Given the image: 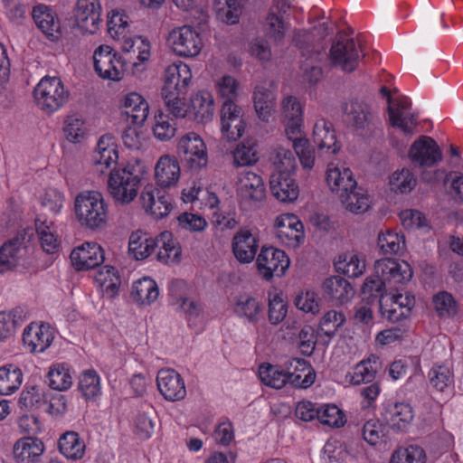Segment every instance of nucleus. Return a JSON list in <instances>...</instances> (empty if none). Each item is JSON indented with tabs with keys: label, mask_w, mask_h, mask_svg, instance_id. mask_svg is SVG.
Wrapping results in <instances>:
<instances>
[{
	"label": "nucleus",
	"mask_w": 463,
	"mask_h": 463,
	"mask_svg": "<svg viewBox=\"0 0 463 463\" xmlns=\"http://www.w3.org/2000/svg\"><path fill=\"white\" fill-rule=\"evenodd\" d=\"M153 241L156 243L155 253L158 261L170 264L181 260V247L171 232L165 231L153 238Z\"/></svg>",
	"instance_id": "nucleus-29"
},
{
	"label": "nucleus",
	"mask_w": 463,
	"mask_h": 463,
	"mask_svg": "<svg viewBox=\"0 0 463 463\" xmlns=\"http://www.w3.org/2000/svg\"><path fill=\"white\" fill-rule=\"evenodd\" d=\"M282 117L288 138H295L296 136H300L303 124V110L300 102L296 97L288 96L283 99Z\"/></svg>",
	"instance_id": "nucleus-26"
},
{
	"label": "nucleus",
	"mask_w": 463,
	"mask_h": 463,
	"mask_svg": "<svg viewBox=\"0 0 463 463\" xmlns=\"http://www.w3.org/2000/svg\"><path fill=\"white\" fill-rule=\"evenodd\" d=\"M326 297L339 304L347 302L354 296L351 284L340 276H333L323 283Z\"/></svg>",
	"instance_id": "nucleus-38"
},
{
	"label": "nucleus",
	"mask_w": 463,
	"mask_h": 463,
	"mask_svg": "<svg viewBox=\"0 0 463 463\" xmlns=\"http://www.w3.org/2000/svg\"><path fill=\"white\" fill-rule=\"evenodd\" d=\"M49 386L57 391H67L73 383L72 367L68 363L53 364L47 374Z\"/></svg>",
	"instance_id": "nucleus-42"
},
{
	"label": "nucleus",
	"mask_w": 463,
	"mask_h": 463,
	"mask_svg": "<svg viewBox=\"0 0 463 463\" xmlns=\"http://www.w3.org/2000/svg\"><path fill=\"white\" fill-rule=\"evenodd\" d=\"M313 141L318 148H326L333 154L339 150L333 125L324 118L318 119L314 125Z\"/></svg>",
	"instance_id": "nucleus-41"
},
{
	"label": "nucleus",
	"mask_w": 463,
	"mask_h": 463,
	"mask_svg": "<svg viewBox=\"0 0 463 463\" xmlns=\"http://www.w3.org/2000/svg\"><path fill=\"white\" fill-rule=\"evenodd\" d=\"M153 237L140 232H132L128 241V251L137 260H145L155 253Z\"/></svg>",
	"instance_id": "nucleus-50"
},
{
	"label": "nucleus",
	"mask_w": 463,
	"mask_h": 463,
	"mask_svg": "<svg viewBox=\"0 0 463 463\" xmlns=\"http://www.w3.org/2000/svg\"><path fill=\"white\" fill-rule=\"evenodd\" d=\"M192 78L191 68L181 61L173 62L165 70L161 95L174 118H184L186 115L185 96Z\"/></svg>",
	"instance_id": "nucleus-1"
},
{
	"label": "nucleus",
	"mask_w": 463,
	"mask_h": 463,
	"mask_svg": "<svg viewBox=\"0 0 463 463\" xmlns=\"http://www.w3.org/2000/svg\"><path fill=\"white\" fill-rule=\"evenodd\" d=\"M293 142V148L298 155L299 161L304 168L311 169L314 166L315 156L309 142L307 138L296 136L295 138H288Z\"/></svg>",
	"instance_id": "nucleus-62"
},
{
	"label": "nucleus",
	"mask_w": 463,
	"mask_h": 463,
	"mask_svg": "<svg viewBox=\"0 0 463 463\" xmlns=\"http://www.w3.org/2000/svg\"><path fill=\"white\" fill-rule=\"evenodd\" d=\"M35 229L43 251L48 254L58 252L61 240L53 222L39 217L35 220Z\"/></svg>",
	"instance_id": "nucleus-39"
},
{
	"label": "nucleus",
	"mask_w": 463,
	"mask_h": 463,
	"mask_svg": "<svg viewBox=\"0 0 463 463\" xmlns=\"http://www.w3.org/2000/svg\"><path fill=\"white\" fill-rule=\"evenodd\" d=\"M377 359L376 356L372 355L358 363L349 373L350 383L359 385L373 382L377 373Z\"/></svg>",
	"instance_id": "nucleus-52"
},
{
	"label": "nucleus",
	"mask_w": 463,
	"mask_h": 463,
	"mask_svg": "<svg viewBox=\"0 0 463 463\" xmlns=\"http://www.w3.org/2000/svg\"><path fill=\"white\" fill-rule=\"evenodd\" d=\"M389 288L385 282H383L374 272L373 275L366 278L364 282L361 294L364 300H366L368 304L378 303L381 305V301H384L386 298V290Z\"/></svg>",
	"instance_id": "nucleus-48"
},
{
	"label": "nucleus",
	"mask_w": 463,
	"mask_h": 463,
	"mask_svg": "<svg viewBox=\"0 0 463 463\" xmlns=\"http://www.w3.org/2000/svg\"><path fill=\"white\" fill-rule=\"evenodd\" d=\"M121 107L123 113L134 125L142 126L147 118L149 106L139 93L130 92L127 94L122 100Z\"/></svg>",
	"instance_id": "nucleus-33"
},
{
	"label": "nucleus",
	"mask_w": 463,
	"mask_h": 463,
	"mask_svg": "<svg viewBox=\"0 0 463 463\" xmlns=\"http://www.w3.org/2000/svg\"><path fill=\"white\" fill-rule=\"evenodd\" d=\"M256 265L260 275L270 280L274 276H283L289 268L290 260L284 250L263 246L257 256Z\"/></svg>",
	"instance_id": "nucleus-8"
},
{
	"label": "nucleus",
	"mask_w": 463,
	"mask_h": 463,
	"mask_svg": "<svg viewBox=\"0 0 463 463\" xmlns=\"http://www.w3.org/2000/svg\"><path fill=\"white\" fill-rule=\"evenodd\" d=\"M266 194L262 178L251 172L241 173L238 185V195L243 202H260Z\"/></svg>",
	"instance_id": "nucleus-27"
},
{
	"label": "nucleus",
	"mask_w": 463,
	"mask_h": 463,
	"mask_svg": "<svg viewBox=\"0 0 463 463\" xmlns=\"http://www.w3.org/2000/svg\"><path fill=\"white\" fill-rule=\"evenodd\" d=\"M131 294L137 303L150 305L157 299L159 289L154 279L145 277L133 284Z\"/></svg>",
	"instance_id": "nucleus-46"
},
{
	"label": "nucleus",
	"mask_w": 463,
	"mask_h": 463,
	"mask_svg": "<svg viewBox=\"0 0 463 463\" xmlns=\"http://www.w3.org/2000/svg\"><path fill=\"white\" fill-rule=\"evenodd\" d=\"M79 391L87 401L95 400L100 396V377L94 369L82 372L79 379Z\"/></svg>",
	"instance_id": "nucleus-55"
},
{
	"label": "nucleus",
	"mask_w": 463,
	"mask_h": 463,
	"mask_svg": "<svg viewBox=\"0 0 463 463\" xmlns=\"http://www.w3.org/2000/svg\"><path fill=\"white\" fill-rule=\"evenodd\" d=\"M43 442L36 437H24L14 445V458L17 463H36L44 451Z\"/></svg>",
	"instance_id": "nucleus-31"
},
{
	"label": "nucleus",
	"mask_w": 463,
	"mask_h": 463,
	"mask_svg": "<svg viewBox=\"0 0 463 463\" xmlns=\"http://www.w3.org/2000/svg\"><path fill=\"white\" fill-rule=\"evenodd\" d=\"M177 151L191 169H200L207 165L206 146L202 137L194 133L185 134L178 142Z\"/></svg>",
	"instance_id": "nucleus-11"
},
{
	"label": "nucleus",
	"mask_w": 463,
	"mask_h": 463,
	"mask_svg": "<svg viewBox=\"0 0 463 463\" xmlns=\"http://www.w3.org/2000/svg\"><path fill=\"white\" fill-rule=\"evenodd\" d=\"M24 375L15 364H8L0 367V394L10 395L22 385Z\"/></svg>",
	"instance_id": "nucleus-44"
},
{
	"label": "nucleus",
	"mask_w": 463,
	"mask_h": 463,
	"mask_svg": "<svg viewBox=\"0 0 463 463\" xmlns=\"http://www.w3.org/2000/svg\"><path fill=\"white\" fill-rule=\"evenodd\" d=\"M156 386L160 394L168 402H179L186 396L184 381L175 369H160L156 375Z\"/></svg>",
	"instance_id": "nucleus-16"
},
{
	"label": "nucleus",
	"mask_w": 463,
	"mask_h": 463,
	"mask_svg": "<svg viewBox=\"0 0 463 463\" xmlns=\"http://www.w3.org/2000/svg\"><path fill=\"white\" fill-rule=\"evenodd\" d=\"M426 454L422 448L417 445H410L406 448L396 449L389 463H425Z\"/></svg>",
	"instance_id": "nucleus-58"
},
{
	"label": "nucleus",
	"mask_w": 463,
	"mask_h": 463,
	"mask_svg": "<svg viewBox=\"0 0 463 463\" xmlns=\"http://www.w3.org/2000/svg\"><path fill=\"white\" fill-rule=\"evenodd\" d=\"M264 308L262 302L250 295L239 296L233 306L235 315L252 325H256L263 318Z\"/></svg>",
	"instance_id": "nucleus-32"
},
{
	"label": "nucleus",
	"mask_w": 463,
	"mask_h": 463,
	"mask_svg": "<svg viewBox=\"0 0 463 463\" xmlns=\"http://www.w3.org/2000/svg\"><path fill=\"white\" fill-rule=\"evenodd\" d=\"M23 240L14 237L7 240L0 247V274L14 269L22 257Z\"/></svg>",
	"instance_id": "nucleus-37"
},
{
	"label": "nucleus",
	"mask_w": 463,
	"mask_h": 463,
	"mask_svg": "<svg viewBox=\"0 0 463 463\" xmlns=\"http://www.w3.org/2000/svg\"><path fill=\"white\" fill-rule=\"evenodd\" d=\"M108 32L113 38L125 37L128 26V16L119 10H113L108 14Z\"/></svg>",
	"instance_id": "nucleus-63"
},
{
	"label": "nucleus",
	"mask_w": 463,
	"mask_h": 463,
	"mask_svg": "<svg viewBox=\"0 0 463 463\" xmlns=\"http://www.w3.org/2000/svg\"><path fill=\"white\" fill-rule=\"evenodd\" d=\"M316 374L310 364L302 358L290 360L287 366V384L306 389L315 382Z\"/></svg>",
	"instance_id": "nucleus-30"
},
{
	"label": "nucleus",
	"mask_w": 463,
	"mask_h": 463,
	"mask_svg": "<svg viewBox=\"0 0 463 463\" xmlns=\"http://www.w3.org/2000/svg\"><path fill=\"white\" fill-rule=\"evenodd\" d=\"M26 319V312L21 307L0 312V341L10 337Z\"/></svg>",
	"instance_id": "nucleus-45"
},
{
	"label": "nucleus",
	"mask_w": 463,
	"mask_h": 463,
	"mask_svg": "<svg viewBox=\"0 0 463 463\" xmlns=\"http://www.w3.org/2000/svg\"><path fill=\"white\" fill-rule=\"evenodd\" d=\"M94 69L104 79L118 81L127 70V61L109 45H100L93 54Z\"/></svg>",
	"instance_id": "nucleus-7"
},
{
	"label": "nucleus",
	"mask_w": 463,
	"mask_h": 463,
	"mask_svg": "<svg viewBox=\"0 0 463 463\" xmlns=\"http://www.w3.org/2000/svg\"><path fill=\"white\" fill-rule=\"evenodd\" d=\"M75 214L80 225L97 229L106 223L108 205L100 193L82 192L75 198Z\"/></svg>",
	"instance_id": "nucleus-5"
},
{
	"label": "nucleus",
	"mask_w": 463,
	"mask_h": 463,
	"mask_svg": "<svg viewBox=\"0 0 463 463\" xmlns=\"http://www.w3.org/2000/svg\"><path fill=\"white\" fill-rule=\"evenodd\" d=\"M415 306V298L410 293L395 294L381 301L379 307L381 313L389 321L399 322L409 317Z\"/></svg>",
	"instance_id": "nucleus-22"
},
{
	"label": "nucleus",
	"mask_w": 463,
	"mask_h": 463,
	"mask_svg": "<svg viewBox=\"0 0 463 463\" xmlns=\"http://www.w3.org/2000/svg\"><path fill=\"white\" fill-rule=\"evenodd\" d=\"M253 99L258 117L268 122L275 109L274 93L262 86H257L253 93Z\"/></svg>",
	"instance_id": "nucleus-51"
},
{
	"label": "nucleus",
	"mask_w": 463,
	"mask_h": 463,
	"mask_svg": "<svg viewBox=\"0 0 463 463\" xmlns=\"http://www.w3.org/2000/svg\"><path fill=\"white\" fill-rule=\"evenodd\" d=\"M94 281L108 298L115 297L120 286L118 270L109 265L100 268L95 275Z\"/></svg>",
	"instance_id": "nucleus-43"
},
{
	"label": "nucleus",
	"mask_w": 463,
	"mask_h": 463,
	"mask_svg": "<svg viewBox=\"0 0 463 463\" xmlns=\"http://www.w3.org/2000/svg\"><path fill=\"white\" fill-rule=\"evenodd\" d=\"M122 51L126 58L134 67L143 64L150 58V43L142 36L128 38L124 41Z\"/></svg>",
	"instance_id": "nucleus-34"
},
{
	"label": "nucleus",
	"mask_w": 463,
	"mask_h": 463,
	"mask_svg": "<svg viewBox=\"0 0 463 463\" xmlns=\"http://www.w3.org/2000/svg\"><path fill=\"white\" fill-rule=\"evenodd\" d=\"M288 313V305L281 294L275 293L269 296L268 317L270 324L279 325L286 317Z\"/></svg>",
	"instance_id": "nucleus-64"
},
{
	"label": "nucleus",
	"mask_w": 463,
	"mask_h": 463,
	"mask_svg": "<svg viewBox=\"0 0 463 463\" xmlns=\"http://www.w3.org/2000/svg\"><path fill=\"white\" fill-rule=\"evenodd\" d=\"M362 47L354 39L340 37L331 46L329 56L334 64L338 65L345 72L354 71L363 56Z\"/></svg>",
	"instance_id": "nucleus-9"
},
{
	"label": "nucleus",
	"mask_w": 463,
	"mask_h": 463,
	"mask_svg": "<svg viewBox=\"0 0 463 463\" xmlns=\"http://www.w3.org/2000/svg\"><path fill=\"white\" fill-rule=\"evenodd\" d=\"M154 184H147L140 194V202L146 213L156 219L167 216L172 211L173 204L170 195L164 190Z\"/></svg>",
	"instance_id": "nucleus-15"
},
{
	"label": "nucleus",
	"mask_w": 463,
	"mask_h": 463,
	"mask_svg": "<svg viewBox=\"0 0 463 463\" xmlns=\"http://www.w3.org/2000/svg\"><path fill=\"white\" fill-rule=\"evenodd\" d=\"M374 272L389 288L411 280L413 275L412 269L407 261L391 258L378 260L374 264Z\"/></svg>",
	"instance_id": "nucleus-12"
},
{
	"label": "nucleus",
	"mask_w": 463,
	"mask_h": 463,
	"mask_svg": "<svg viewBox=\"0 0 463 463\" xmlns=\"http://www.w3.org/2000/svg\"><path fill=\"white\" fill-rule=\"evenodd\" d=\"M382 416L392 430L404 431L411 424L415 411L409 402L389 401L383 406Z\"/></svg>",
	"instance_id": "nucleus-20"
},
{
	"label": "nucleus",
	"mask_w": 463,
	"mask_h": 463,
	"mask_svg": "<svg viewBox=\"0 0 463 463\" xmlns=\"http://www.w3.org/2000/svg\"><path fill=\"white\" fill-rule=\"evenodd\" d=\"M191 107L196 118H210L214 111V102L210 92L199 91L191 99Z\"/></svg>",
	"instance_id": "nucleus-57"
},
{
	"label": "nucleus",
	"mask_w": 463,
	"mask_h": 463,
	"mask_svg": "<svg viewBox=\"0 0 463 463\" xmlns=\"http://www.w3.org/2000/svg\"><path fill=\"white\" fill-rule=\"evenodd\" d=\"M31 14L36 27L49 41L57 42L61 38V20L52 7L38 4L33 7Z\"/></svg>",
	"instance_id": "nucleus-17"
},
{
	"label": "nucleus",
	"mask_w": 463,
	"mask_h": 463,
	"mask_svg": "<svg viewBox=\"0 0 463 463\" xmlns=\"http://www.w3.org/2000/svg\"><path fill=\"white\" fill-rule=\"evenodd\" d=\"M335 268L337 272L349 278H357L365 270V260L359 254H345L339 256L338 260L335 261Z\"/></svg>",
	"instance_id": "nucleus-49"
},
{
	"label": "nucleus",
	"mask_w": 463,
	"mask_h": 463,
	"mask_svg": "<svg viewBox=\"0 0 463 463\" xmlns=\"http://www.w3.org/2000/svg\"><path fill=\"white\" fill-rule=\"evenodd\" d=\"M390 184L393 191L407 194L415 187L416 178L409 169H402L392 174Z\"/></svg>",
	"instance_id": "nucleus-61"
},
{
	"label": "nucleus",
	"mask_w": 463,
	"mask_h": 463,
	"mask_svg": "<svg viewBox=\"0 0 463 463\" xmlns=\"http://www.w3.org/2000/svg\"><path fill=\"white\" fill-rule=\"evenodd\" d=\"M241 109L234 102H223L221 109V129L228 140L239 139L245 130Z\"/></svg>",
	"instance_id": "nucleus-21"
},
{
	"label": "nucleus",
	"mask_w": 463,
	"mask_h": 463,
	"mask_svg": "<svg viewBox=\"0 0 463 463\" xmlns=\"http://www.w3.org/2000/svg\"><path fill=\"white\" fill-rule=\"evenodd\" d=\"M377 244L383 254L397 255L405 250V236L401 232L387 230L380 232Z\"/></svg>",
	"instance_id": "nucleus-47"
},
{
	"label": "nucleus",
	"mask_w": 463,
	"mask_h": 463,
	"mask_svg": "<svg viewBox=\"0 0 463 463\" xmlns=\"http://www.w3.org/2000/svg\"><path fill=\"white\" fill-rule=\"evenodd\" d=\"M275 234L280 243L289 248H298L304 241V225L293 213H283L276 218Z\"/></svg>",
	"instance_id": "nucleus-13"
},
{
	"label": "nucleus",
	"mask_w": 463,
	"mask_h": 463,
	"mask_svg": "<svg viewBox=\"0 0 463 463\" xmlns=\"http://www.w3.org/2000/svg\"><path fill=\"white\" fill-rule=\"evenodd\" d=\"M345 114L346 122L356 128H365L374 120L371 107L357 99L345 105Z\"/></svg>",
	"instance_id": "nucleus-35"
},
{
	"label": "nucleus",
	"mask_w": 463,
	"mask_h": 463,
	"mask_svg": "<svg viewBox=\"0 0 463 463\" xmlns=\"http://www.w3.org/2000/svg\"><path fill=\"white\" fill-rule=\"evenodd\" d=\"M167 41L173 52L182 57H195L203 47L200 34L189 25L171 31Z\"/></svg>",
	"instance_id": "nucleus-10"
},
{
	"label": "nucleus",
	"mask_w": 463,
	"mask_h": 463,
	"mask_svg": "<svg viewBox=\"0 0 463 463\" xmlns=\"http://www.w3.org/2000/svg\"><path fill=\"white\" fill-rule=\"evenodd\" d=\"M274 162L275 172L270 175L269 184L272 194L279 201H295L299 194L298 186L293 177L296 170V159L289 150L278 152Z\"/></svg>",
	"instance_id": "nucleus-4"
},
{
	"label": "nucleus",
	"mask_w": 463,
	"mask_h": 463,
	"mask_svg": "<svg viewBox=\"0 0 463 463\" xmlns=\"http://www.w3.org/2000/svg\"><path fill=\"white\" fill-rule=\"evenodd\" d=\"M54 339V330L45 323L33 322L23 333V343L31 353H43L50 347Z\"/></svg>",
	"instance_id": "nucleus-19"
},
{
	"label": "nucleus",
	"mask_w": 463,
	"mask_h": 463,
	"mask_svg": "<svg viewBox=\"0 0 463 463\" xmlns=\"http://www.w3.org/2000/svg\"><path fill=\"white\" fill-rule=\"evenodd\" d=\"M259 378L266 386L281 389L287 385V370L279 365L262 364L259 367Z\"/></svg>",
	"instance_id": "nucleus-53"
},
{
	"label": "nucleus",
	"mask_w": 463,
	"mask_h": 463,
	"mask_svg": "<svg viewBox=\"0 0 463 463\" xmlns=\"http://www.w3.org/2000/svg\"><path fill=\"white\" fill-rule=\"evenodd\" d=\"M60 452L68 459L79 460L85 455L86 445L76 431H66L58 441Z\"/></svg>",
	"instance_id": "nucleus-40"
},
{
	"label": "nucleus",
	"mask_w": 463,
	"mask_h": 463,
	"mask_svg": "<svg viewBox=\"0 0 463 463\" xmlns=\"http://www.w3.org/2000/svg\"><path fill=\"white\" fill-rule=\"evenodd\" d=\"M71 261L77 270L95 269L104 261L102 248L96 242H85L71 253Z\"/></svg>",
	"instance_id": "nucleus-24"
},
{
	"label": "nucleus",
	"mask_w": 463,
	"mask_h": 463,
	"mask_svg": "<svg viewBox=\"0 0 463 463\" xmlns=\"http://www.w3.org/2000/svg\"><path fill=\"white\" fill-rule=\"evenodd\" d=\"M411 102L406 99L400 100L397 109L388 106V116L392 127L400 128L404 134H412L417 125V117L414 114H405Z\"/></svg>",
	"instance_id": "nucleus-36"
},
{
	"label": "nucleus",
	"mask_w": 463,
	"mask_h": 463,
	"mask_svg": "<svg viewBox=\"0 0 463 463\" xmlns=\"http://www.w3.org/2000/svg\"><path fill=\"white\" fill-rule=\"evenodd\" d=\"M176 131L175 120L170 118L169 115L160 112L155 117V124L153 126V132L160 141H167L175 137Z\"/></svg>",
	"instance_id": "nucleus-60"
},
{
	"label": "nucleus",
	"mask_w": 463,
	"mask_h": 463,
	"mask_svg": "<svg viewBox=\"0 0 463 463\" xmlns=\"http://www.w3.org/2000/svg\"><path fill=\"white\" fill-rule=\"evenodd\" d=\"M260 240L257 234L249 230L241 229L232 239V252L234 257L241 263L251 262L257 254L260 247Z\"/></svg>",
	"instance_id": "nucleus-25"
},
{
	"label": "nucleus",
	"mask_w": 463,
	"mask_h": 463,
	"mask_svg": "<svg viewBox=\"0 0 463 463\" xmlns=\"http://www.w3.org/2000/svg\"><path fill=\"white\" fill-rule=\"evenodd\" d=\"M92 161L95 172L99 175L117 168L118 150L113 136L104 135L99 139Z\"/></svg>",
	"instance_id": "nucleus-18"
},
{
	"label": "nucleus",
	"mask_w": 463,
	"mask_h": 463,
	"mask_svg": "<svg viewBox=\"0 0 463 463\" xmlns=\"http://www.w3.org/2000/svg\"><path fill=\"white\" fill-rule=\"evenodd\" d=\"M433 307L439 317H451L458 312V305L452 294L439 291L432 297Z\"/></svg>",
	"instance_id": "nucleus-59"
},
{
	"label": "nucleus",
	"mask_w": 463,
	"mask_h": 463,
	"mask_svg": "<svg viewBox=\"0 0 463 463\" xmlns=\"http://www.w3.org/2000/svg\"><path fill=\"white\" fill-rule=\"evenodd\" d=\"M63 133L66 139L74 144L80 143L87 136L88 128L84 119L77 115H70L64 120Z\"/></svg>",
	"instance_id": "nucleus-56"
},
{
	"label": "nucleus",
	"mask_w": 463,
	"mask_h": 463,
	"mask_svg": "<svg viewBox=\"0 0 463 463\" xmlns=\"http://www.w3.org/2000/svg\"><path fill=\"white\" fill-rule=\"evenodd\" d=\"M409 158L417 166L433 167L441 162L442 152L432 137L420 136L411 144Z\"/></svg>",
	"instance_id": "nucleus-14"
},
{
	"label": "nucleus",
	"mask_w": 463,
	"mask_h": 463,
	"mask_svg": "<svg viewBox=\"0 0 463 463\" xmlns=\"http://www.w3.org/2000/svg\"><path fill=\"white\" fill-rule=\"evenodd\" d=\"M102 7L99 0H78L74 17L78 26L87 33H94L101 22Z\"/></svg>",
	"instance_id": "nucleus-23"
},
{
	"label": "nucleus",
	"mask_w": 463,
	"mask_h": 463,
	"mask_svg": "<svg viewBox=\"0 0 463 463\" xmlns=\"http://www.w3.org/2000/svg\"><path fill=\"white\" fill-rule=\"evenodd\" d=\"M430 384L439 392L454 386L453 370L442 364H435L428 373Z\"/></svg>",
	"instance_id": "nucleus-54"
},
{
	"label": "nucleus",
	"mask_w": 463,
	"mask_h": 463,
	"mask_svg": "<svg viewBox=\"0 0 463 463\" xmlns=\"http://www.w3.org/2000/svg\"><path fill=\"white\" fill-rule=\"evenodd\" d=\"M326 182L331 191L338 195L348 211L359 213L369 208V197L357 191V183L348 167L329 164L326 170Z\"/></svg>",
	"instance_id": "nucleus-2"
},
{
	"label": "nucleus",
	"mask_w": 463,
	"mask_h": 463,
	"mask_svg": "<svg viewBox=\"0 0 463 463\" xmlns=\"http://www.w3.org/2000/svg\"><path fill=\"white\" fill-rule=\"evenodd\" d=\"M181 175V168L178 160L169 155L162 156L155 166V178L160 188L175 186Z\"/></svg>",
	"instance_id": "nucleus-28"
},
{
	"label": "nucleus",
	"mask_w": 463,
	"mask_h": 463,
	"mask_svg": "<svg viewBox=\"0 0 463 463\" xmlns=\"http://www.w3.org/2000/svg\"><path fill=\"white\" fill-rule=\"evenodd\" d=\"M70 92L57 77H43L33 90L36 106L46 114L60 110L69 100Z\"/></svg>",
	"instance_id": "nucleus-6"
},
{
	"label": "nucleus",
	"mask_w": 463,
	"mask_h": 463,
	"mask_svg": "<svg viewBox=\"0 0 463 463\" xmlns=\"http://www.w3.org/2000/svg\"><path fill=\"white\" fill-rule=\"evenodd\" d=\"M145 174L146 167L138 159L129 160L126 165L113 168L108 180L109 194L120 203H131L137 195Z\"/></svg>",
	"instance_id": "nucleus-3"
}]
</instances>
